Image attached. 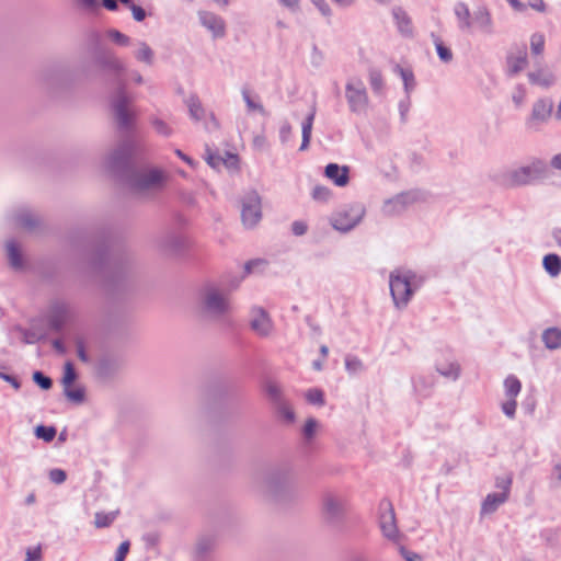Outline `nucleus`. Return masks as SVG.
<instances>
[{
	"instance_id": "obj_1",
	"label": "nucleus",
	"mask_w": 561,
	"mask_h": 561,
	"mask_svg": "<svg viewBox=\"0 0 561 561\" xmlns=\"http://www.w3.org/2000/svg\"><path fill=\"white\" fill-rule=\"evenodd\" d=\"M195 310L203 321H224L233 310L230 291L219 283H205L197 291Z\"/></svg>"
},
{
	"instance_id": "obj_2",
	"label": "nucleus",
	"mask_w": 561,
	"mask_h": 561,
	"mask_svg": "<svg viewBox=\"0 0 561 561\" xmlns=\"http://www.w3.org/2000/svg\"><path fill=\"white\" fill-rule=\"evenodd\" d=\"M297 485V473L289 466H280L270 470L259 482L261 492L276 501L290 499L295 494Z\"/></svg>"
},
{
	"instance_id": "obj_3",
	"label": "nucleus",
	"mask_w": 561,
	"mask_h": 561,
	"mask_svg": "<svg viewBox=\"0 0 561 561\" xmlns=\"http://www.w3.org/2000/svg\"><path fill=\"white\" fill-rule=\"evenodd\" d=\"M416 276L410 270L397 268L389 275L390 293L398 309L405 308L414 293Z\"/></svg>"
},
{
	"instance_id": "obj_4",
	"label": "nucleus",
	"mask_w": 561,
	"mask_h": 561,
	"mask_svg": "<svg viewBox=\"0 0 561 561\" xmlns=\"http://www.w3.org/2000/svg\"><path fill=\"white\" fill-rule=\"evenodd\" d=\"M548 171L547 163L542 159H533L526 164L510 170L505 174V183L510 187L529 185L542 179Z\"/></svg>"
},
{
	"instance_id": "obj_5",
	"label": "nucleus",
	"mask_w": 561,
	"mask_h": 561,
	"mask_svg": "<svg viewBox=\"0 0 561 561\" xmlns=\"http://www.w3.org/2000/svg\"><path fill=\"white\" fill-rule=\"evenodd\" d=\"M88 41L92 45H95L93 62L100 70L108 72L113 76H119L125 71L124 62L113 50L99 46L101 42V35L99 32H89Z\"/></svg>"
},
{
	"instance_id": "obj_6",
	"label": "nucleus",
	"mask_w": 561,
	"mask_h": 561,
	"mask_svg": "<svg viewBox=\"0 0 561 561\" xmlns=\"http://www.w3.org/2000/svg\"><path fill=\"white\" fill-rule=\"evenodd\" d=\"M139 149L138 141L135 138H126L104 157L103 165L112 173L123 172L129 162V159L137 153Z\"/></svg>"
},
{
	"instance_id": "obj_7",
	"label": "nucleus",
	"mask_w": 561,
	"mask_h": 561,
	"mask_svg": "<svg viewBox=\"0 0 561 561\" xmlns=\"http://www.w3.org/2000/svg\"><path fill=\"white\" fill-rule=\"evenodd\" d=\"M365 214L366 209L363 204H345L331 215L330 224L337 231L348 232L363 220Z\"/></svg>"
},
{
	"instance_id": "obj_8",
	"label": "nucleus",
	"mask_w": 561,
	"mask_h": 561,
	"mask_svg": "<svg viewBox=\"0 0 561 561\" xmlns=\"http://www.w3.org/2000/svg\"><path fill=\"white\" fill-rule=\"evenodd\" d=\"M114 118L121 129L129 130L135 121L131 100L126 93L125 84L119 82L111 101Z\"/></svg>"
},
{
	"instance_id": "obj_9",
	"label": "nucleus",
	"mask_w": 561,
	"mask_h": 561,
	"mask_svg": "<svg viewBox=\"0 0 561 561\" xmlns=\"http://www.w3.org/2000/svg\"><path fill=\"white\" fill-rule=\"evenodd\" d=\"M346 499L341 494L325 492L321 499V515L330 526H337L342 523L346 512Z\"/></svg>"
},
{
	"instance_id": "obj_10",
	"label": "nucleus",
	"mask_w": 561,
	"mask_h": 561,
	"mask_svg": "<svg viewBox=\"0 0 561 561\" xmlns=\"http://www.w3.org/2000/svg\"><path fill=\"white\" fill-rule=\"evenodd\" d=\"M378 525L386 539L392 542L400 540L401 534L397 525L394 508L388 499H382L379 503Z\"/></svg>"
},
{
	"instance_id": "obj_11",
	"label": "nucleus",
	"mask_w": 561,
	"mask_h": 561,
	"mask_svg": "<svg viewBox=\"0 0 561 561\" xmlns=\"http://www.w3.org/2000/svg\"><path fill=\"white\" fill-rule=\"evenodd\" d=\"M167 175L159 169L136 172L130 178V186L137 193L159 190L163 186Z\"/></svg>"
},
{
	"instance_id": "obj_12",
	"label": "nucleus",
	"mask_w": 561,
	"mask_h": 561,
	"mask_svg": "<svg viewBox=\"0 0 561 561\" xmlns=\"http://www.w3.org/2000/svg\"><path fill=\"white\" fill-rule=\"evenodd\" d=\"M345 98L353 113H363L368 106V95L364 82L352 78L345 85Z\"/></svg>"
},
{
	"instance_id": "obj_13",
	"label": "nucleus",
	"mask_w": 561,
	"mask_h": 561,
	"mask_svg": "<svg viewBox=\"0 0 561 561\" xmlns=\"http://www.w3.org/2000/svg\"><path fill=\"white\" fill-rule=\"evenodd\" d=\"M553 102L549 98H540L536 100L531 106L529 116L526 118L525 125L529 130H539L547 124L552 115Z\"/></svg>"
},
{
	"instance_id": "obj_14",
	"label": "nucleus",
	"mask_w": 561,
	"mask_h": 561,
	"mask_svg": "<svg viewBox=\"0 0 561 561\" xmlns=\"http://www.w3.org/2000/svg\"><path fill=\"white\" fill-rule=\"evenodd\" d=\"M262 218L261 197L256 192L248 193L242 201L241 219L247 228H253Z\"/></svg>"
},
{
	"instance_id": "obj_15",
	"label": "nucleus",
	"mask_w": 561,
	"mask_h": 561,
	"mask_svg": "<svg viewBox=\"0 0 561 561\" xmlns=\"http://www.w3.org/2000/svg\"><path fill=\"white\" fill-rule=\"evenodd\" d=\"M416 201L415 194L411 192L400 193L392 198L387 199L381 208L383 215L393 217L402 214L410 205Z\"/></svg>"
},
{
	"instance_id": "obj_16",
	"label": "nucleus",
	"mask_w": 561,
	"mask_h": 561,
	"mask_svg": "<svg viewBox=\"0 0 561 561\" xmlns=\"http://www.w3.org/2000/svg\"><path fill=\"white\" fill-rule=\"evenodd\" d=\"M250 328L260 336H268L273 330V322L262 307H252L250 310Z\"/></svg>"
},
{
	"instance_id": "obj_17",
	"label": "nucleus",
	"mask_w": 561,
	"mask_h": 561,
	"mask_svg": "<svg viewBox=\"0 0 561 561\" xmlns=\"http://www.w3.org/2000/svg\"><path fill=\"white\" fill-rule=\"evenodd\" d=\"M70 313V307L65 301H55L49 309V325L51 329L59 331L66 323Z\"/></svg>"
},
{
	"instance_id": "obj_18",
	"label": "nucleus",
	"mask_w": 561,
	"mask_h": 561,
	"mask_svg": "<svg viewBox=\"0 0 561 561\" xmlns=\"http://www.w3.org/2000/svg\"><path fill=\"white\" fill-rule=\"evenodd\" d=\"M507 73L510 76H516L520 71H523L528 65L527 50L525 46L516 47L515 50H512L507 58Z\"/></svg>"
},
{
	"instance_id": "obj_19",
	"label": "nucleus",
	"mask_w": 561,
	"mask_h": 561,
	"mask_svg": "<svg viewBox=\"0 0 561 561\" xmlns=\"http://www.w3.org/2000/svg\"><path fill=\"white\" fill-rule=\"evenodd\" d=\"M201 24L211 32L214 37H222L225 35V21L215 13L201 11L198 13Z\"/></svg>"
},
{
	"instance_id": "obj_20",
	"label": "nucleus",
	"mask_w": 561,
	"mask_h": 561,
	"mask_svg": "<svg viewBox=\"0 0 561 561\" xmlns=\"http://www.w3.org/2000/svg\"><path fill=\"white\" fill-rule=\"evenodd\" d=\"M473 26H476L481 33L485 35H492L494 33L493 19L486 7H479L472 13Z\"/></svg>"
},
{
	"instance_id": "obj_21",
	"label": "nucleus",
	"mask_w": 561,
	"mask_h": 561,
	"mask_svg": "<svg viewBox=\"0 0 561 561\" xmlns=\"http://www.w3.org/2000/svg\"><path fill=\"white\" fill-rule=\"evenodd\" d=\"M324 175L336 186L344 187L350 182V168L337 163H329L324 168Z\"/></svg>"
},
{
	"instance_id": "obj_22",
	"label": "nucleus",
	"mask_w": 561,
	"mask_h": 561,
	"mask_svg": "<svg viewBox=\"0 0 561 561\" xmlns=\"http://www.w3.org/2000/svg\"><path fill=\"white\" fill-rule=\"evenodd\" d=\"M528 80L531 84L539 85L543 89H548L556 82L554 75L545 68H538L534 71L528 72Z\"/></svg>"
},
{
	"instance_id": "obj_23",
	"label": "nucleus",
	"mask_w": 561,
	"mask_h": 561,
	"mask_svg": "<svg viewBox=\"0 0 561 561\" xmlns=\"http://www.w3.org/2000/svg\"><path fill=\"white\" fill-rule=\"evenodd\" d=\"M454 13L458 21V27L462 32H470L473 27L472 14L469 7L463 2H457L454 7Z\"/></svg>"
},
{
	"instance_id": "obj_24",
	"label": "nucleus",
	"mask_w": 561,
	"mask_h": 561,
	"mask_svg": "<svg viewBox=\"0 0 561 561\" xmlns=\"http://www.w3.org/2000/svg\"><path fill=\"white\" fill-rule=\"evenodd\" d=\"M508 497L505 493H490L482 502L480 514L481 516L493 514Z\"/></svg>"
},
{
	"instance_id": "obj_25",
	"label": "nucleus",
	"mask_w": 561,
	"mask_h": 561,
	"mask_svg": "<svg viewBox=\"0 0 561 561\" xmlns=\"http://www.w3.org/2000/svg\"><path fill=\"white\" fill-rule=\"evenodd\" d=\"M14 222L18 227L32 231L37 227L39 220L28 209H20L14 215Z\"/></svg>"
},
{
	"instance_id": "obj_26",
	"label": "nucleus",
	"mask_w": 561,
	"mask_h": 561,
	"mask_svg": "<svg viewBox=\"0 0 561 561\" xmlns=\"http://www.w3.org/2000/svg\"><path fill=\"white\" fill-rule=\"evenodd\" d=\"M541 340L548 350H558L561 347V330L556 327L548 328L542 332Z\"/></svg>"
},
{
	"instance_id": "obj_27",
	"label": "nucleus",
	"mask_w": 561,
	"mask_h": 561,
	"mask_svg": "<svg viewBox=\"0 0 561 561\" xmlns=\"http://www.w3.org/2000/svg\"><path fill=\"white\" fill-rule=\"evenodd\" d=\"M314 117H316V107L313 106L311 108L310 113L307 115V117L305 118V121L301 124V136H302V141H301V146H300L301 151L306 150L309 147Z\"/></svg>"
},
{
	"instance_id": "obj_28",
	"label": "nucleus",
	"mask_w": 561,
	"mask_h": 561,
	"mask_svg": "<svg viewBox=\"0 0 561 561\" xmlns=\"http://www.w3.org/2000/svg\"><path fill=\"white\" fill-rule=\"evenodd\" d=\"M5 250H7V256H8L11 267H13L15 270L22 268L23 267V259H22V253H21V250H20L18 243L13 240L8 241L5 244Z\"/></svg>"
},
{
	"instance_id": "obj_29",
	"label": "nucleus",
	"mask_w": 561,
	"mask_h": 561,
	"mask_svg": "<svg viewBox=\"0 0 561 561\" xmlns=\"http://www.w3.org/2000/svg\"><path fill=\"white\" fill-rule=\"evenodd\" d=\"M136 60L144 62L147 66H152L154 61V51L144 41L137 43V49L134 53Z\"/></svg>"
},
{
	"instance_id": "obj_30",
	"label": "nucleus",
	"mask_w": 561,
	"mask_h": 561,
	"mask_svg": "<svg viewBox=\"0 0 561 561\" xmlns=\"http://www.w3.org/2000/svg\"><path fill=\"white\" fill-rule=\"evenodd\" d=\"M436 370L439 375L451 380H457L460 376V365L456 360L437 363Z\"/></svg>"
},
{
	"instance_id": "obj_31",
	"label": "nucleus",
	"mask_w": 561,
	"mask_h": 561,
	"mask_svg": "<svg viewBox=\"0 0 561 561\" xmlns=\"http://www.w3.org/2000/svg\"><path fill=\"white\" fill-rule=\"evenodd\" d=\"M542 264L551 277H556L561 273V257L558 254L550 253L545 255Z\"/></svg>"
},
{
	"instance_id": "obj_32",
	"label": "nucleus",
	"mask_w": 561,
	"mask_h": 561,
	"mask_svg": "<svg viewBox=\"0 0 561 561\" xmlns=\"http://www.w3.org/2000/svg\"><path fill=\"white\" fill-rule=\"evenodd\" d=\"M216 547V538L210 535L202 536L198 538L195 551L198 557H204L210 553Z\"/></svg>"
},
{
	"instance_id": "obj_33",
	"label": "nucleus",
	"mask_w": 561,
	"mask_h": 561,
	"mask_svg": "<svg viewBox=\"0 0 561 561\" xmlns=\"http://www.w3.org/2000/svg\"><path fill=\"white\" fill-rule=\"evenodd\" d=\"M505 394L507 399H515L522 390V383L517 377L510 375L504 380Z\"/></svg>"
},
{
	"instance_id": "obj_34",
	"label": "nucleus",
	"mask_w": 561,
	"mask_h": 561,
	"mask_svg": "<svg viewBox=\"0 0 561 561\" xmlns=\"http://www.w3.org/2000/svg\"><path fill=\"white\" fill-rule=\"evenodd\" d=\"M241 94L249 112H259L260 114L265 115L264 106L261 102L255 101L251 96V93L248 89H242Z\"/></svg>"
},
{
	"instance_id": "obj_35",
	"label": "nucleus",
	"mask_w": 561,
	"mask_h": 561,
	"mask_svg": "<svg viewBox=\"0 0 561 561\" xmlns=\"http://www.w3.org/2000/svg\"><path fill=\"white\" fill-rule=\"evenodd\" d=\"M118 511L108 513L98 512L94 518V525L96 528L108 527L117 517Z\"/></svg>"
},
{
	"instance_id": "obj_36",
	"label": "nucleus",
	"mask_w": 561,
	"mask_h": 561,
	"mask_svg": "<svg viewBox=\"0 0 561 561\" xmlns=\"http://www.w3.org/2000/svg\"><path fill=\"white\" fill-rule=\"evenodd\" d=\"M187 106H188L190 116L193 119L198 122L204 117L205 111H204L199 100L196 96H191L187 100Z\"/></svg>"
},
{
	"instance_id": "obj_37",
	"label": "nucleus",
	"mask_w": 561,
	"mask_h": 561,
	"mask_svg": "<svg viewBox=\"0 0 561 561\" xmlns=\"http://www.w3.org/2000/svg\"><path fill=\"white\" fill-rule=\"evenodd\" d=\"M396 70L403 81L405 92L409 94L415 87L414 75L412 70L402 68L400 66H397Z\"/></svg>"
},
{
	"instance_id": "obj_38",
	"label": "nucleus",
	"mask_w": 561,
	"mask_h": 561,
	"mask_svg": "<svg viewBox=\"0 0 561 561\" xmlns=\"http://www.w3.org/2000/svg\"><path fill=\"white\" fill-rule=\"evenodd\" d=\"M267 266V261L264 259L250 260L244 264V274L263 273Z\"/></svg>"
},
{
	"instance_id": "obj_39",
	"label": "nucleus",
	"mask_w": 561,
	"mask_h": 561,
	"mask_svg": "<svg viewBox=\"0 0 561 561\" xmlns=\"http://www.w3.org/2000/svg\"><path fill=\"white\" fill-rule=\"evenodd\" d=\"M64 394L69 401L78 404L82 403L85 397V392L82 387L71 388V386H68L64 388Z\"/></svg>"
},
{
	"instance_id": "obj_40",
	"label": "nucleus",
	"mask_w": 561,
	"mask_h": 561,
	"mask_svg": "<svg viewBox=\"0 0 561 561\" xmlns=\"http://www.w3.org/2000/svg\"><path fill=\"white\" fill-rule=\"evenodd\" d=\"M266 393H267L270 400L272 401V403L274 405L280 403L284 400H286L284 394H283L282 388L278 385L274 383V382H268L266 385Z\"/></svg>"
},
{
	"instance_id": "obj_41",
	"label": "nucleus",
	"mask_w": 561,
	"mask_h": 561,
	"mask_svg": "<svg viewBox=\"0 0 561 561\" xmlns=\"http://www.w3.org/2000/svg\"><path fill=\"white\" fill-rule=\"evenodd\" d=\"M345 368L348 374L355 375V374L363 371L364 364L358 357L353 356V355H347L345 357Z\"/></svg>"
},
{
	"instance_id": "obj_42",
	"label": "nucleus",
	"mask_w": 561,
	"mask_h": 561,
	"mask_svg": "<svg viewBox=\"0 0 561 561\" xmlns=\"http://www.w3.org/2000/svg\"><path fill=\"white\" fill-rule=\"evenodd\" d=\"M277 412L284 417L285 421L291 423L295 421V412L287 400L282 401L275 405Z\"/></svg>"
},
{
	"instance_id": "obj_43",
	"label": "nucleus",
	"mask_w": 561,
	"mask_h": 561,
	"mask_svg": "<svg viewBox=\"0 0 561 561\" xmlns=\"http://www.w3.org/2000/svg\"><path fill=\"white\" fill-rule=\"evenodd\" d=\"M545 48V36L541 33H535L530 37V49L534 55H541Z\"/></svg>"
},
{
	"instance_id": "obj_44",
	"label": "nucleus",
	"mask_w": 561,
	"mask_h": 561,
	"mask_svg": "<svg viewBox=\"0 0 561 561\" xmlns=\"http://www.w3.org/2000/svg\"><path fill=\"white\" fill-rule=\"evenodd\" d=\"M76 379H77V374L73 368V365L71 362H67L65 364L64 376L61 379V383H62L64 388L71 386Z\"/></svg>"
},
{
	"instance_id": "obj_45",
	"label": "nucleus",
	"mask_w": 561,
	"mask_h": 561,
	"mask_svg": "<svg viewBox=\"0 0 561 561\" xmlns=\"http://www.w3.org/2000/svg\"><path fill=\"white\" fill-rule=\"evenodd\" d=\"M306 400L311 404L323 405L324 394L323 391L318 388L309 389L305 394Z\"/></svg>"
},
{
	"instance_id": "obj_46",
	"label": "nucleus",
	"mask_w": 561,
	"mask_h": 561,
	"mask_svg": "<svg viewBox=\"0 0 561 561\" xmlns=\"http://www.w3.org/2000/svg\"><path fill=\"white\" fill-rule=\"evenodd\" d=\"M35 435L45 442H51L56 436V428L53 426L38 425L35 428Z\"/></svg>"
},
{
	"instance_id": "obj_47",
	"label": "nucleus",
	"mask_w": 561,
	"mask_h": 561,
	"mask_svg": "<svg viewBox=\"0 0 561 561\" xmlns=\"http://www.w3.org/2000/svg\"><path fill=\"white\" fill-rule=\"evenodd\" d=\"M369 82L370 87L375 92H380L383 87V79L382 75L378 69H370L369 70Z\"/></svg>"
},
{
	"instance_id": "obj_48",
	"label": "nucleus",
	"mask_w": 561,
	"mask_h": 561,
	"mask_svg": "<svg viewBox=\"0 0 561 561\" xmlns=\"http://www.w3.org/2000/svg\"><path fill=\"white\" fill-rule=\"evenodd\" d=\"M436 51L439 59L444 62H449L453 60L451 50L446 47L438 38L435 39Z\"/></svg>"
},
{
	"instance_id": "obj_49",
	"label": "nucleus",
	"mask_w": 561,
	"mask_h": 561,
	"mask_svg": "<svg viewBox=\"0 0 561 561\" xmlns=\"http://www.w3.org/2000/svg\"><path fill=\"white\" fill-rule=\"evenodd\" d=\"M107 36L117 45L128 46L130 44V38L117 30H110Z\"/></svg>"
},
{
	"instance_id": "obj_50",
	"label": "nucleus",
	"mask_w": 561,
	"mask_h": 561,
	"mask_svg": "<svg viewBox=\"0 0 561 561\" xmlns=\"http://www.w3.org/2000/svg\"><path fill=\"white\" fill-rule=\"evenodd\" d=\"M183 238L178 234H170L163 241V247L170 250H178L183 247Z\"/></svg>"
},
{
	"instance_id": "obj_51",
	"label": "nucleus",
	"mask_w": 561,
	"mask_h": 561,
	"mask_svg": "<svg viewBox=\"0 0 561 561\" xmlns=\"http://www.w3.org/2000/svg\"><path fill=\"white\" fill-rule=\"evenodd\" d=\"M331 191L327 186L317 185L312 190V198L319 202H325L330 198Z\"/></svg>"
},
{
	"instance_id": "obj_52",
	"label": "nucleus",
	"mask_w": 561,
	"mask_h": 561,
	"mask_svg": "<svg viewBox=\"0 0 561 561\" xmlns=\"http://www.w3.org/2000/svg\"><path fill=\"white\" fill-rule=\"evenodd\" d=\"M511 485H512V477L510 474L504 476V477H497L495 480V486L497 489H501L502 490L501 493H505L507 497L510 495Z\"/></svg>"
},
{
	"instance_id": "obj_53",
	"label": "nucleus",
	"mask_w": 561,
	"mask_h": 561,
	"mask_svg": "<svg viewBox=\"0 0 561 561\" xmlns=\"http://www.w3.org/2000/svg\"><path fill=\"white\" fill-rule=\"evenodd\" d=\"M33 380H34L35 383H37L44 390H48L53 386L51 379L49 377H46L41 371H35L33 374Z\"/></svg>"
},
{
	"instance_id": "obj_54",
	"label": "nucleus",
	"mask_w": 561,
	"mask_h": 561,
	"mask_svg": "<svg viewBox=\"0 0 561 561\" xmlns=\"http://www.w3.org/2000/svg\"><path fill=\"white\" fill-rule=\"evenodd\" d=\"M513 103L516 107L523 106L526 100V89L523 85H517L512 94Z\"/></svg>"
},
{
	"instance_id": "obj_55",
	"label": "nucleus",
	"mask_w": 561,
	"mask_h": 561,
	"mask_svg": "<svg viewBox=\"0 0 561 561\" xmlns=\"http://www.w3.org/2000/svg\"><path fill=\"white\" fill-rule=\"evenodd\" d=\"M222 158L224 156L210 151L209 148L206 149V161L213 169H219L222 165Z\"/></svg>"
},
{
	"instance_id": "obj_56",
	"label": "nucleus",
	"mask_w": 561,
	"mask_h": 561,
	"mask_svg": "<svg viewBox=\"0 0 561 561\" xmlns=\"http://www.w3.org/2000/svg\"><path fill=\"white\" fill-rule=\"evenodd\" d=\"M43 560V552L42 547L35 546V547H28L25 551V560L24 561H42Z\"/></svg>"
},
{
	"instance_id": "obj_57",
	"label": "nucleus",
	"mask_w": 561,
	"mask_h": 561,
	"mask_svg": "<svg viewBox=\"0 0 561 561\" xmlns=\"http://www.w3.org/2000/svg\"><path fill=\"white\" fill-rule=\"evenodd\" d=\"M222 165L228 170H237L239 165V158L237 154L231 152H225L222 158Z\"/></svg>"
},
{
	"instance_id": "obj_58",
	"label": "nucleus",
	"mask_w": 561,
	"mask_h": 561,
	"mask_svg": "<svg viewBox=\"0 0 561 561\" xmlns=\"http://www.w3.org/2000/svg\"><path fill=\"white\" fill-rule=\"evenodd\" d=\"M516 408L517 402L515 399H507L505 402L502 403V411L510 419H513L515 416Z\"/></svg>"
},
{
	"instance_id": "obj_59",
	"label": "nucleus",
	"mask_w": 561,
	"mask_h": 561,
	"mask_svg": "<svg viewBox=\"0 0 561 561\" xmlns=\"http://www.w3.org/2000/svg\"><path fill=\"white\" fill-rule=\"evenodd\" d=\"M318 427V422L317 420L310 417L307 420L305 426H304V436L307 438V439H311L313 437V435L316 434V430Z\"/></svg>"
},
{
	"instance_id": "obj_60",
	"label": "nucleus",
	"mask_w": 561,
	"mask_h": 561,
	"mask_svg": "<svg viewBox=\"0 0 561 561\" xmlns=\"http://www.w3.org/2000/svg\"><path fill=\"white\" fill-rule=\"evenodd\" d=\"M76 351H77V356L79 357V359L81 362L90 363V357L87 354L84 342L81 339H78L76 341Z\"/></svg>"
},
{
	"instance_id": "obj_61",
	"label": "nucleus",
	"mask_w": 561,
	"mask_h": 561,
	"mask_svg": "<svg viewBox=\"0 0 561 561\" xmlns=\"http://www.w3.org/2000/svg\"><path fill=\"white\" fill-rule=\"evenodd\" d=\"M152 124L158 134L163 135L165 137L172 134V129L163 121L154 119Z\"/></svg>"
},
{
	"instance_id": "obj_62",
	"label": "nucleus",
	"mask_w": 561,
	"mask_h": 561,
	"mask_svg": "<svg viewBox=\"0 0 561 561\" xmlns=\"http://www.w3.org/2000/svg\"><path fill=\"white\" fill-rule=\"evenodd\" d=\"M67 474L61 469H53L49 471V479L56 484H61L66 481Z\"/></svg>"
},
{
	"instance_id": "obj_63",
	"label": "nucleus",
	"mask_w": 561,
	"mask_h": 561,
	"mask_svg": "<svg viewBox=\"0 0 561 561\" xmlns=\"http://www.w3.org/2000/svg\"><path fill=\"white\" fill-rule=\"evenodd\" d=\"M293 127L289 123L285 122L279 128V139L283 144L287 142L291 136Z\"/></svg>"
},
{
	"instance_id": "obj_64",
	"label": "nucleus",
	"mask_w": 561,
	"mask_h": 561,
	"mask_svg": "<svg viewBox=\"0 0 561 561\" xmlns=\"http://www.w3.org/2000/svg\"><path fill=\"white\" fill-rule=\"evenodd\" d=\"M129 551V541H123L115 554V561H124Z\"/></svg>"
}]
</instances>
